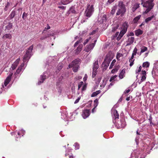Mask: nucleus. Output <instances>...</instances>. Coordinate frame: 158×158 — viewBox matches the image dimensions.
I'll return each instance as SVG.
<instances>
[{"instance_id":"obj_1","label":"nucleus","mask_w":158,"mask_h":158,"mask_svg":"<svg viewBox=\"0 0 158 158\" xmlns=\"http://www.w3.org/2000/svg\"><path fill=\"white\" fill-rule=\"evenodd\" d=\"M113 114L112 116L113 118V122L115 124V126L117 128H123L125 126V122L123 119L118 121L116 123V121L119 118V115L116 110H112Z\"/></svg>"},{"instance_id":"obj_2","label":"nucleus","mask_w":158,"mask_h":158,"mask_svg":"<svg viewBox=\"0 0 158 158\" xmlns=\"http://www.w3.org/2000/svg\"><path fill=\"white\" fill-rule=\"evenodd\" d=\"M154 1V0H148L144 2L143 0H141V4L142 5L143 7L146 8L144 13L147 14L152 9L155 5L153 2Z\"/></svg>"},{"instance_id":"obj_3","label":"nucleus","mask_w":158,"mask_h":158,"mask_svg":"<svg viewBox=\"0 0 158 158\" xmlns=\"http://www.w3.org/2000/svg\"><path fill=\"white\" fill-rule=\"evenodd\" d=\"M118 9L116 13V15H119L121 17L124 15L126 12V9L123 2L121 1L118 2Z\"/></svg>"},{"instance_id":"obj_4","label":"nucleus","mask_w":158,"mask_h":158,"mask_svg":"<svg viewBox=\"0 0 158 158\" xmlns=\"http://www.w3.org/2000/svg\"><path fill=\"white\" fill-rule=\"evenodd\" d=\"M33 45L32 44L28 48L27 50L26 54L25 55L23 60V62H28L31 56L32 55L33 53L32 50L33 49Z\"/></svg>"},{"instance_id":"obj_5","label":"nucleus","mask_w":158,"mask_h":158,"mask_svg":"<svg viewBox=\"0 0 158 158\" xmlns=\"http://www.w3.org/2000/svg\"><path fill=\"white\" fill-rule=\"evenodd\" d=\"M94 10V4L91 3L87 5V8L85 11V16L87 17L86 19L90 17L93 14Z\"/></svg>"},{"instance_id":"obj_6","label":"nucleus","mask_w":158,"mask_h":158,"mask_svg":"<svg viewBox=\"0 0 158 158\" xmlns=\"http://www.w3.org/2000/svg\"><path fill=\"white\" fill-rule=\"evenodd\" d=\"M128 27V23L125 22L123 23L121 27V30L119 33V35H118L117 38V40H119L126 33Z\"/></svg>"},{"instance_id":"obj_7","label":"nucleus","mask_w":158,"mask_h":158,"mask_svg":"<svg viewBox=\"0 0 158 158\" xmlns=\"http://www.w3.org/2000/svg\"><path fill=\"white\" fill-rule=\"evenodd\" d=\"M13 74L12 72H10V73L5 80L4 83V85L2 84V87L1 88V89L2 91L5 90V89H8L7 85L10 81Z\"/></svg>"},{"instance_id":"obj_8","label":"nucleus","mask_w":158,"mask_h":158,"mask_svg":"<svg viewBox=\"0 0 158 158\" xmlns=\"http://www.w3.org/2000/svg\"><path fill=\"white\" fill-rule=\"evenodd\" d=\"M97 37H98L97 36L95 39H93V40H94L92 41V42H94V43L86 46L85 49V50L86 52H89L93 49L97 42Z\"/></svg>"},{"instance_id":"obj_9","label":"nucleus","mask_w":158,"mask_h":158,"mask_svg":"<svg viewBox=\"0 0 158 158\" xmlns=\"http://www.w3.org/2000/svg\"><path fill=\"white\" fill-rule=\"evenodd\" d=\"M112 58H113L110 56L108 54H107L103 62L102 65V66L105 67V68H107L109 66V64Z\"/></svg>"},{"instance_id":"obj_10","label":"nucleus","mask_w":158,"mask_h":158,"mask_svg":"<svg viewBox=\"0 0 158 158\" xmlns=\"http://www.w3.org/2000/svg\"><path fill=\"white\" fill-rule=\"evenodd\" d=\"M93 71L92 73V77H94L97 74V69L99 68L98 61V60H96L93 64Z\"/></svg>"},{"instance_id":"obj_11","label":"nucleus","mask_w":158,"mask_h":158,"mask_svg":"<svg viewBox=\"0 0 158 158\" xmlns=\"http://www.w3.org/2000/svg\"><path fill=\"white\" fill-rule=\"evenodd\" d=\"M48 74L46 72H44L43 74L40 76L38 82V84L40 85L48 77Z\"/></svg>"},{"instance_id":"obj_12","label":"nucleus","mask_w":158,"mask_h":158,"mask_svg":"<svg viewBox=\"0 0 158 158\" xmlns=\"http://www.w3.org/2000/svg\"><path fill=\"white\" fill-rule=\"evenodd\" d=\"M80 61V60L79 59H75L69 64V68H70L72 67H79L78 63Z\"/></svg>"},{"instance_id":"obj_13","label":"nucleus","mask_w":158,"mask_h":158,"mask_svg":"<svg viewBox=\"0 0 158 158\" xmlns=\"http://www.w3.org/2000/svg\"><path fill=\"white\" fill-rule=\"evenodd\" d=\"M24 63L23 62L22 63L20 66L19 67L15 73L14 76H15V78L19 76V74L20 72L23 70V67L24 65Z\"/></svg>"},{"instance_id":"obj_14","label":"nucleus","mask_w":158,"mask_h":158,"mask_svg":"<svg viewBox=\"0 0 158 158\" xmlns=\"http://www.w3.org/2000/svg\"><path fill=\"white\" fill-rule=\"evenodd\" d=\"M90 114V111L87 109H85L82 110V116L84 119L88 117Z\"/></svg>"},{"instance_id":"obj_15","label":"nucleus","mask_w":158,"mask_h":158,"mask_svg":"<svg viewBox=\"0 0 158 158\" xmlns=\"http://www.w3.org/2000/svg\"><path fill=\"white\" fill-rule=\"evenodd\" d=\"M152 149V148H151L150 146L147 144H145L143 146L142 150L143 152H145V153L148 154L150 153V150H151Z\"/></svg>"},{"instance_id":"obj_16","label":"nucleus","mask_w":158,"mask_h":158,"mask_svg":"<svg viewBox=\"0 0 158 158\" xmlns=\"http://www.w3.org/2000/svg\"><path fill=\"white\" fill-rule=\"evenodd\" d=\"M135 40L134 37H129L127 40L126 41L127 45L128 46L132 44Z\"/></svg>"},{"instance_id":"obj_17","label":"nucleus","mask_w":158,"mask_h":158,"mask_svg":"<svg viewBox=\"0 0 158 158\" xmlns=\"http://www.w3.org/2000/svg\"><path fill=\"white\" fill-rule=\"evenodd\" d=\"M20 60V58H18L12 64L11 68L12 70H14L17 66Z\"/></svg>"},{"instance_id":"obj_18","label":"nucleus","mask_w":158,"mask_h":158,"mask_svg":"<svg viewBox=\"0 0 158 158\" xmlns=\"http://www.w3.org/2000/svg\"><path fill=\"white\" fill-rule=\"evenodd\" d=\"M16 11L15 10H13L7 18L6 19L8 20H10L13 19L15 15Z\"/></svg>"},{"instance_id":"obj_19","label":"nucleus","mask_w":158,"mask_h":158,"mask_svg":"<svg viewBox=\"0 0 158 158\" xmlns=\"http://www.w3.org/2000/svg\"><path fill=\"white\" fill-rule=\"evenodd\" d=\"M13 25L10 22L8 23L7 25L5 27V31H8L10 30L13 27Z\"/></svg>"},{"instance_id":"obj_20","label":"nucleus","mask_w":158,"mask_h":158,"mask_svg":"<svg viewBox=\"0 0 158 158\" xmlns=\"http://www.w3.org/2000/svg\"><path fill=\"white\" fill-rule=\"evenodd\" d=\"M139 5L140 4L138 3H136L134 5L132 8V11L133 12H134L139 7Z\"/></svg>"},{"instance_id":"obj_21","label":"nucleus","mask_w":158,"mask_h":158,"mask_svg":"<svg viewBox=\"0 0 158 158\" xmlns=\"http://www.w3.org/2000/svg\"><path fill=\"white\" fill-rule=\"evenodd\" d=\"M125 69H123L120 72L119 75V77L120 79H123L125 76Z\"/></svg>"},{"instance_id":"obj_22","label":"nucleus","mask_w":158,"mask_h":158,"mask_svg":"<svg viewBox=\"0 0 158 158\" xmlns=\"http://www.w3.org/2000/svg\"><path fill=\"white\" fill-rule=\"evenodd\" d=\"M20 132L22 133L23 134L22 136H23V135L25 134V131L23 130V129H22L21 131H20L18 132H17V135H16V136H15V137L16 138L21 137Z\"/></svg>"},{"instance_id":"obj_23","label":"nucleus","mask_w":158,"mask_h":158,"mask_svg":"<svg viewBox=\"0 0 158 158\" xmlns=\"http://www.w3.org/2000/svg\"><path fill=\"white\" fill-rule=\"evenodd\" d=\"M143 33V31L142 30H140L139 29H138L135 30V35L137 36H138L139 35L142 34Z\"/></svg>"},{"instance_id":"obj_24","label":"nucleus","mask_w":158,"mask_h":158,"mask_svg":"<svg viewBox=\"0 0 158 158\" xmlns=\"http://www.w3.org/2000/svg\"><path fill=\"white\" fill-rule=\"evenodd\" d=\"M72 0H62L59 3V4H63V5H67L70 2H72Z\"/></svg>"},{"instance_id":"obj_25","label":"nucleus","mask_w":158,"mask_h":158,"mask_svg":"<svg viewBox=\"0 0 158 158\" xmlns=\"http://www.w3.org/2000/svg\"><path fill=\"white\" fill-rule=\"evenodd\" d=\"M12 35L10 34H6L2 36V38L4 39H11L12 38Z\"/></svg>"},{"instance_id":"obj_26","label":"nucleus","mask_w":158,"mask_h":158,"mask_svg":"<svg viewBox=\"0 0 158 158\" xmlns=\"http://www.w3.org/2000/svg\"><path fill=\"white\" fill-rule=\"evenodd\" d=\"M61 118L65 120L68 119L67 116L66 112H63L62 113Z\"/></svg>"},{"instance_id":"obj_27","label":"nucleus","mask_w":158,"mask_h":158,"mask_svg":"<svg viewBox=\"0 0 158 158\" xmlns=\"http://www.w3.org/2000/svg\"><path fill=\"white\" fill-rule=\"evenodd\" d=\"M141 17V15H139L135 17L133 20V22L134 23H136L138 20Z\"/></svg>"},{"instance_id":"obj_28","label":"nucleus","mask_w":158,"mask_h":158,"mask_svg":"<svg viewBox=\"0 0 158 158\" xmlns=\"http://www.w3.org/2000/svg\"><path fill=\"white\" fill-rule=\"evenodd\" d=\"M154 17L155 16L154 15H153L150 17L147 18L145 19V22L146 23H148L149 21H151L152 19L154 18Z\"/></svg>"},{"instance_id":"obj_29","label":"nucleus","mask_w":158,"mask_h":158,"mask_svg":"<svg viewBox=\"0 0 158 158\" xmlns=\"http://www.w3.org/2000/svg\"><path fill=\"white\" fill-rule=\"evenodd\" d=\"M106 81L107 80L106 79H104L103 80L102 83L100 85L101 89L105 87L106 84Z\"/></svg>"},{"instance_id":"obj_30","label":"nucleus","mask_w":158,"mask_h":158,"mask_svg":"<svg viewBox=\"0 0 158 158\" xmlns=\"http://www.w3.org/2000/svg\"><path fill=\"white\" fill-rule=\"evenodd\" d=\"M101 92L100 90H97L96 92H93L91 94V97H94L96 96L97 95L100 94Z\"/></svg>"},{"instance_id":"obj_31","label":"nucleus","mask_w":158,"mask_h":158,"mask_svg":"<svg viewBox=\"0 0 158 158\" xmlns=\"http://www.w3.org/2000/svg\"><path fill=\"white\" fill-rule=\"evenodd\" d=\"M82 48V45H80L77 48V49L75 50V53L78 54V53L81 50Z\"/></svg>"},{"instance_id":"obj_32","label":"nucleus","mask_w":158,"mask_h":158,"mask_svg":"<svg viewBox=\"0 0 158 158\" xmlns=\"http://www.w3.org/2000/svg\"><path fill=\"white\" fill-rule=\"evenodd\" d=\"M147 48L146 47H145V46L142 47L141 48V52H140V53L139 55H141V54L142 53H143V52H145L147 50Z\"/></svg>"},{"instance_id":"obj_33","label":"nucleus","mask_w":158,"mask_h":158,"mask_svg":"<svg viewBox=\"0 0 158 158\" xmlns=\"http://www.w3.org/2000/svg\"><path fill=\"white\" fill-rule=\"evenodd\" d=\"M117 6H115L113 7L111 11V13L113 15L115 13V10L117 9Z\"/></svg>"},{"instance_id":"obj_34","label":"nucleus","mask_w":158,"mask_h":158,"mask_svg":"<svg viewBox=\"0 0 158 158\" xmlns=\"http://www.w3.org/2000/svg\"><path fill=\"white\" fill-rule=\"evenodd\" d=\"M149 63L148 62H145L143 64V67L148 68L149 67Z\"/></svg>"},{"instance_id":"obj_35","label":"nucleus","mask_w":158,"mask_h":158,"mask_svg":"<svg viewBox=\"0 0 158 158\" xmlns=\"http://www.w3.org/2000/svg\"><path fill=\"white\" fill-rule=\"evenodd\" d=\"M98 98H96L95 99V100L94 101V106L95 107V108H96L97 106H98Z\"/></svg>"},{"instance_id":"obj_36","label":"nucleus","mask_w":158,"mask_h":158,"mask_svg":"<svg viewBox=\"0 0 158 158\" xmlns=\"http://www.w3.org/2000/svg\"><path fill=\"white\" fill-rule=\"evenodd\" d=\"M69 13H76L75 9L73 7H71L69 9Z\"/></svg>"},{"instance_id":"obj_37","label":"nucleus","mask_w":158,"mask_h":158,"mask_svg":"<svg viewBox=\"0 0 158 158\" xmlns=\"http://www.w3.org/2000/svg\"><path fill=\"white\" fill-rule=\"evenodd\" d=\"M135 60V59H130L129 60V62L130 63L129 66L130 67H131L134 64V62Z\"/></svg>"},{"instance_id":"obj_38","label":"nucleus","mask_w":158,"mask_h":158,"mask_svg":"<svg viewBox=\"0 0 158 158\" xmlns=\"http://www.w3.org/2000/svg\"><path fill=\"white\" fill-rule=\"evenodd\" d=\"M141 66H140L139 68L136 71V74H139V73H140L141 70Z\"/></svg>"},{"instance_id":"obj_39","label":"nucleus","mask_w":158,"mask_h":158,"mask_svg":"<svg viewBox=\"0 0 158 158\" xmlns=\"http://www.w3.org/2000/svg\"><path fill=\"white\" fill-rule=\"evenodd\" d=\"M116 62V60H114L112 62L111 64H110V69H111L112 68L113 66L114 65V63Z\"/></svg>"},{"instance_id":"obj_40","label":"nucleus","mask_w":158,"mask_h":158,"mask_svg":"<svg viewBox=\"0 0 158 158\" xmlns=\"http://www.w3.org/2000/svg\"><path fill=\"white\" fill-rule=\"evenodd\" d=\"M74 146H75V150L78 149L79 148V145L77 143H74Z\"/></svg>"},{"instance_id":"obj_41","label":"nucleus","mask_w":158,"mask_h":158,"mask_svg":"<svg viewBox=\"0 0 158 158\" xmlns=\"http://www.w3.org/2000/svg\"><path fill=\"white\" fill-rule=\"evenodd\" d=\"M10 5V3L8 2L6 4V5L5 6V8H4V10L5 11H7L8 10V7Z\"/></svg>"},{"instance_id":"obj_42","label":"nucleus","mask_w":158,"mask_h":158,"mask_svg":"<svg viewBox=\"0 0 158 158\" xmlns=\"http://www.w3.org/2000/svg\"><path fill=\"white\" fill-rule=\"evenodd\" d=\"M117 77V75H114L113 76H112L110 78V81H111L114 80V79L116 78V77Z\"/></svg>"},{"instance_id":"obj_43","label":"nucleus","mask_w":158,"mask_h":158,"mask_svg":"<svg viewBox=\"0 0 158 158\" xmlns=\"http://www.w3.org/2000/svg\"><path fill=\"white\" fill-rule=\"evenodd\" d=\"M137 48H135L133 51V53L132 54L136 55L137 52Z\"/></svg>"},{"instance_id":"obj_44","label":"nucleus","mask_w":158,"mask_h":158,"mask_svg":"<svg viewBox=\"0 0 158 158\" xmlns=\"http://www.w3.org/2000/svg\"><path fill=\"white\" fill-rule=\"evenodd\" d=\"M27 16V14L25 12H24L22 15V18L23 19L25 20Z\"/></svg>"},{"instance_id":"obj_45","label":"nucleus","mask_w":158,"mask_h":158,"mask_svg":"<svg viewBox=\"0 0 158 158\" xmlns=\"http://www.w3.org/2000/svg\"><path fill=\"white\" fill-rule=\"evenodd\" d=\"M123 56V55L120 53H118L116 56V58L117 60H119V58Z\"/></svg>"},{"instance_id":"obj_46","label":"nucleus","mask_w":158,"mask_h":158,"mask_svg":"<svg viewBox=\"0 0 158 158\" xmlns=\"http://www.w3.org/2000/svg\"><path fill=\"white\" fill-rule=\"evenodd\" d=\"M73 67V70L74 72H76L77 71L78 67Z\"/></svg>"},{"instance_id":"obj_47","label":"nucleus","mask_w":158,"mask_h":158,"mask_svg":"<svg viewBox=\"0 0 158 158\" xmlns=\"http://www.w3.org/2000/svg\"><path fill=\"white\" fill-rule=\"evenodd\" d=\"M149 122L151 126H152L153 124V123L152 122V118L151 115L150 116L149 118Z\"/></svg>"},{"instance_id":"obj_48","label":"nucleus","mask_w":158,"mask_h":158,"mask_svg":"<svg viewBox=\"0 0 158 158\" xmlns=\"http://www.w3.org/2000/svg\"><path fill=\"white\" fill-rule=\"evenodd\" d=\"M83 83L82 81H81L80 82L78 85V89H80L81 88L82 85H83Z\"/></svg>"},{"instance_id":"obj_49","label":"nucleus","mask_w":158,"mask_h":158,"mask_svg":"<svg viewBox=\"0 0 158 158\" xmlns=\"http://www.w3.org/2000/svg\"><path fill=\"white\" fill-rule=\"evenodd\" d=\"M141 81H144L146 79V76L141 75Z\"/></svg>"},{"instance_id":"obj_50","label":"nucleus","mask_w":158,"mask_h":158,"mask_svg":"<svg viewBox=\"0 0 158 158\" xmlns=\"http://www.w3.org/2000/svg\"><path fill=\"white\" fill-rule=\"evenodd\" d=\"M81 42V41L80 40H78L75 43V44H74V47H76L77 46V45H78V44H79Z\"/></svg>"},{"instance_id":"obj_51","label":"nucleus","mask_w":158,"mask_h":158,"mask_svg":"<svg viewBox=\"0 0 158 158\" xmlns=\"http://www.w3.org/2000/svg\"><path fill=\"white\" fill-rule=\"evenodd\" d=\"M118 71V69H114L111 70V73H116Z\"/></svg>"},{"instance_id":"obj_52","label":"nucleus","mask_w":158,"mask_h":158,"mask_svg":"<svg viewBox=\"0 0 158 158\" xmlns=\"http://www.w3.org/2000/svg\"><path fill=\"white\" fill-rule=\"evenodd\" d=\"M91 38V37H89V38L87 39L86 40H85L83 43L85 45L89 41V40Z\"/></svg>"},{"instance_id":"obj_53","label":"nucleus","mask_w":158,"mask_h":158,"mask_svg":"<svg viewBox=\"0 0 158 158\" xmlns=\"http://www.w3.org/2000/svg\"><path fill=\"white\" fill-rule=\"evenodd\" d=\"M146 72L145 70H142L141 71V75L146 76Z\"/></svg>"},{"instance_id":"obj_54","label":"nucleus","mask_w":158,"mask_h":158,"mask_svg":"<svg viewBox=\"0 0 158 158\" xmlns=\"http://www.w3.org/2000/svg\"><path fill=\"white\" fill-rule=\"evenodd\" d=\"M86 85H83L81 89V90L82 91H83L85 90L86 89Z\"/></svg>"},{"instance_id":"obj_55","label":"nucleus","mask_w":158,"mask_h":158,"mask_svg":"<svg viewBox=\"0 0 158 158\" xmlns=\"http://www.w3.org/2000/svg\"><path fill=\"white\" fill-rule=\"evenodd\" d=\"M134 34L133 32H131L127 35V36L128 37H131V36H134Z\"/></svg>"},{"instance_id":"obj_56","label":"nucleus","mask_w":158,"mask_h":158,"mask_svg":"<svg viewBox=\"0 0 158 158\" xmlns=\"http://www.w3.org/2000/svg\"><path fill=\"white\" fill-rule=\"evenodd\" d=\"M97 31H98L97 30H94L93 31H92L90 33V35L94 34L96 33V32Z\"/></svg>"},{"instance_id":"obj_57","label":"nucleus","mask_w":158,"mask_h":158,"mask_svg":"<svg viewBox=\"0 0 158 158\" xmlns=\"http://www.w3.org/2000/svg\"><path fill=\"white\" fill-rule=\"evenodd\" d=\"M81 98V97H79L77 98V99H76V100H75V101L74 103L75 104H76L80 100V99Z\"/></svg>"},{"instance_id":"obj_58","label":"nucleus","mask_w":158,"mask_h":158,"mask_svg":"<svg viewBox=\"0 0 158 158\" xmlns=\"http://www.w3.org/2000/svg\"><path fill=\"white\" fill-rule=\"evenodd\" d=\"M50 26L48 24H47V27H45V29L43 31V32H44V31H45L46 30H48V29H50Z\"/></svg>"},{"instance_id":"obj_59","label":"nucleus","mask_w":158,"mask_h":158,"mask_svg":"<svg viewBox=\"0 0 158 158\" xmlns=\"http://www.w3.org/2000/svg\"><path fill=\"white\" fill-rule=\"evenodd\" d=\"M87 77H87V74H85V76H84V77L83 78V81H85L86 80L87 78Z\"/></svg>"},{"instance_id":"obj_60","label":"nucleus","mask_w":158,"mask_h":158,"mask_svg":"<svg viewBox=\"0 0 158 158\" xmlns=\"http://www.w3.org/2000/svg\"><path fill=\"white\" fill-rule=\"evenodd\" d=\"M101 78L100 77L98 78L96 82V84H98L100 83V81H101Z\"/></svg>"},{"instance_id":"obj_61","label":"nucleus","mask_w":158,"mask_h":158,"mask_svg":"<svg viewBox=\"0 0 158 158\" xmlns=\"http://www.w3.org/2000/svg\"><path fill=\"white\" fill-rule=\"evenodd\" d=\"M59 8L63 10L65 9V7L63 6H58Z\"/></svg>"},{"instance_id":"obj_62","label":"nucleus","mask_w":158,"mask_h":158,"mask_svg":"<svg viewBox=\"0 0 158 158\" xmlns=\"http://www.w3.org/2000/svg\"><path fill=\"white\" fill-rule=\"evenodd\" d=\"M115 0H108L107 1V3H108L110 4L113 2Z\"/></svg>"},{"instance_id":"obj_63","label":"nucleus","mask_w":158,"mask_h":158,"mask_svg":"<svg viewBox=\"0 0 158 158\" xmlns=\"http://www.w3.org/2000/svg\"><path fill=\"white\" fill-rule=\"evenodd\" d=\"M62 66L61 65H59L58 67V69L59 70H60L61 69H62Z\"/></svg>"},{"instance_id":"obj_64","label":"nucleus","mask_w":158,"mask_h":158,"mask_svg":"<svg viewBox=\"0 0 158 158\" xmlns=\"http://www.w3.org/2000/svg\"><path fill=\"white\" fill-rule=\"evenodd\" d=\"M142 82H143V81H141V80H138V81H137L136 83H138L139 84H140Z\"/></svg>"}]
</instances>
